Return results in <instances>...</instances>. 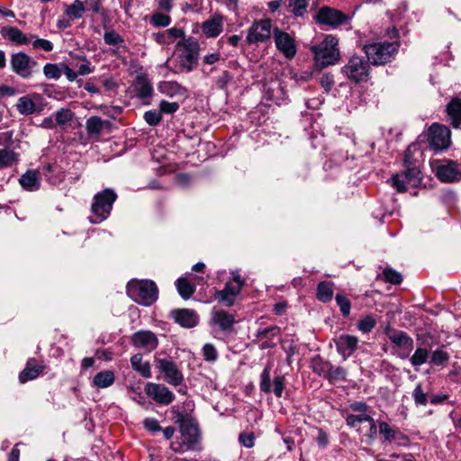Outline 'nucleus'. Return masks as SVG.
Instances as JSON below:
<instances>
[{
  "label": "nucleus",
  "instance_id": "obj_47",
  "mask_svg": "<svg viewBox=\"0 0 461 461\" xmlns=\"http://www.w3.org/2000/svg\"><path fill=\"white\" fill-rule=\"evenodd\" d=\"M337 304L343 316H348L350 313L351 303L349 300L343 294H338L335 297Z\"/></svg>",
  "mask_w": 461,
  "mask_h": 461
},
{
  "label": "nucleus",
  "instance_id": "obj_24",
  "mask_svg": "<svg viewBox=\"0 0 461 461\" xmlns=\"http://www.w3.org/2000/svg\"><path fill=\"white\" fill-rule=\"evenodd\" d=\"M212 320L214 324L218 325L221 330H230L235 320L232 314L228 313L224 310L214 308L212 312Z\"/></svg>",
  "mask_w": 461,
  "mask_h": 461
},
{
  "label": "nucleus",
  "instance_id": "obj_59",
  "mask_svg": "<svg viewBox=\"0 0 461 461\" xmlns=\"http://www.w3.org/2000/svg\"><path fill=\"white\" fill-rule=\"evenodd\" d=\"M280 333L278 327H270L258 331V337L260 339L267 338L268 336H277Z\"/></svg>",
  "mask_w": 461,
  "mask_h": 461
},
{
  "label": "nucleus",
  "instance_id": "obj_13",
  "mask_svg": "<svg viewBox=\"0 0 461 461\" xmlns=\"http://www.w3.org/2000/svg\"><path fill=\"white\" fill-rule=\"evenodd\" d=\"M271 36V22L261 20L254 23L248 31L247 41L249 44L264 42Z\"/></svg>",
  "mask_w": 461,
  "mask_h": 461
},
{
  "label": "nucleus",
  "instance_id": "obj_40",
  "mask_svg": "<svg viewBox=\"0 0 461 461\" xmlns=\"http://www.w3.org/2000/svg\"><path fill=\"white\" fill-rule=\"evenodd\" d=\"M271 365L267 364L266 367L264 368L263 372L261 373L260 376V390L264 392L265 393H271Z\"/></svg>",
  "mask_w": 461,
  "mask_h": 461
},
{
  "label": "nucleus",
  "instance_id": "obj_48",
  "mask_svg": "<svg viewBox=\"0 0 461 461\" xmlns=\"http://www.w3.org/2000/svg\"><path fill=\"white\" fill-rule=\"evenodd\" d=\"M29 41V43H31L34 49L43 50L47 52L51 51L53 50V44L48 40L38 38L34 39V36H32L31 40Z\"/></svg>",
  "mask_w": 461,
  "mask_h": 461
},
{
  "label": "nucleus",
  "instance_id": "obj_15",
  "mask_svg": "<svg viewBox=\"0 0 461 461\" xmlns=\"http://www.w3.org/2000/svg\"><path fill=\"white\" fill-rule=\"evenodd\" d=\"M145 393L160 404L167 405L175 399L174 393L167 387L159 384L148 383L145 386Z\"/></svg>",
  "mask_w": 461,
  "mask_h": 461
},
{
  "label": "nucleus",
  "instance_id": "obj_29",
  "mask_svg": "<svg viewBox=\"0 0 461 461\" xmlns=\"http://www.w3.org/2000/svg\"><path fill=\"white\" fill-rule=\"evenodd\" d=\"M158 89L161 94L168 96L180 95L185 92V88L181 85L174 81L161 82L158 85Z\"/></svg>",
  "mask_w": 461,
  "mask_h": 461
},
{
  "label": "nucleus",
  "instance_id": "obj_20",
  "mask_svg": "<svg viewBox=\"0 0 461 461\" xmlns=\"http://www.w3.org/2000/svg\"><path fill=\"white\" fill-rule=\"evenodd\" d=\"M40 95L33 94L20 97L15 104L20 114L27 116L38 111L35 100L40 99Z\"/></svg>",
  "mask_w": 461,
  "mask_h": 461
},
{
  "label": "nucleus",
  "instance_id": "obj_11",
  "mask_svg": "<svg viewBox=\"0 0 461 461\" xmlns=\"http://www.w3.org/2000/svg\"><path fill=\"white\" fill-rule=\"evenodd\" d=\"M450 137V130L446 126L435 123L429 128V141L435 150L447 149L451 142Z\"/></svg>",
  "mask_w": 461,
  "mask_h": 461
},
{
  "label": "nucleus",
  "instance_id": "obj_9",
  "mask_svg": "<svg viewBox=\"0 0 461 461\" xmlns=\"http://www.w3.org/2000/svg\"><path fill=\"white\" fill-rule=\"evenodd\" d=\"M12 70L23 78H30L38 63L24 52L14 53L11 56Z\"/></svg>",
  "mask_w": 461,
  "mask_h": 461
},
{
  "label": "nucleus",
  "instance_id": "obj_6",
  "mask_svg": "<svg viewBox=\"0 0 461 461\" xmlns=\"http://www.w3.org/2000/svg\"><path fill=\"white\" fill-rule=\"evenodd\" d=\"M411 146H410L404 155V167L405 170L402 174H396L392 178L393 187L398 192H404L407 190V185L416 186L420 182V170L418 167L411 161Z\"/></svg>",
  "mask_w": 461,
  "mask_h": 461
},
{
  "label": "nucleus",
  "instance_id": "obj_57",
  "mask_svg": "<svg viewBox=\"0 0 461 461\" xmlns=\"http://www.w3.org/2000/svg\"><path fill=\"white\" fill-rule=\"evenodd\" d=\"M379 432L385 440H392L394 438V431L390 428L388 423L384 421L379 424Z\"/></svg>",
  "mask_w": 461,
  "mask_h": 461
},
{
  "label": "nucleus",
  "instance_id": "obj_53",
  "mask_svg": "<svg viewBox=\"0 0 461 461\" xmlns=\"http://www.w3.org/2000/svg\"><path fill=\"white\" fill-rule=\"evenodd\" d=\"M104 40L108 45H118L123 41L121 35L114 31L106 32L104 35Z\"/></svg>",
  "mask_w": 461,
  "mask_h": 461
},
{
  "label": "nucleus",
  "instance_id": "obj_28",
  "mask_svg": "<svg viewBox=\"0 0 461 461\" xmlns=\"http://www.w3.org/2000/svg\"><path fill=\"white\" fill-rule=\"evenodd\" d=\"M115 380L114 373L111 370H105L97 373L93 378V385L97 388H107L111 386Z\"/></svg>",
  "mask_w": 461,
  "mask_h": 461
},
{
  "label": "nucleus",
  "instance_id": "obj_52",
  "mask_svg": "<svg viewBox=\"0 0 461 461\" xmlns=\"http://www.w3.org/2000/svg\"><path fill=\"white\" fill-rule=\"evenodd\" d=\"M384 276L387 282L394 285L400 284L402 280L401 274L391 268L384 269Z\"/></svg>",
  "mask_w": 461,
  "mask_h": 461
},
{
  "label": "nucleus",
  "instance_id": "obj_62",
  "mask_svg": "<svg viewBox=\"0 0 461 461\" xmlns=\"http://www.w3.org/2000/svg\"><path fill=\"white\" fill-rule=\"evenodd\" d=\"M143 425L148 430L151 432H157L161 429L158 421L152 418L145 419L143 421Z\"/></svg>",
  "mask_w": 461,
  "mask_h": 461
},
{
  "label": "nucleus",
  "instance_id": "obj_60",
  "mask_svg": "<svg viewBox=\"0 0 461 461\" xmlns=\"http://www.w3.org/2000/svg\"><path fill=\"white\" fill-rule=\"evenodd\" d=\"M231 75L228 71H223L222 74L217 79L216 85L219 88L224 89L231 81Z\"/></svg>",
  "mask_w": 461,
  "mask_h": 461
},
{
  "label": "nucleus",
  "instance_id": "obj_3",
  "mask_svg": "<svg viewBox=\"0 0 461 461\" xmlns=\"http://www.w3.org/2000/svg\"><path fill=\"white\" fill-rule=\"evenodd\" d=\"M127 294L137 303L149 306L158 299V290L150 280L132 279L126 286Z\"/></svg>",
  "mask_w": 461,
  "mask_h": 461
},
{
  "label": "nucleus",
  "instance_id": "obj_39",
  "mask_svg": "<svg viewBox=\"0 0 461 461\" xmlns=\"http://www.w3.org/2000/svg\"><path fill=\"white\" fill-rule=\"evenodd\" d=\"M371 420L372 417L367 413L348 414L346 417V423L351 428H357L361 423L368 422Z\"/></svg>",
  "mask_w": 461,
  "mask_h": 461
},
{
  "label": "nucleus",
  "instance_id": "obj_21",
  "mask_svg": "<svg viewBox=\"0 0 461 461\" xmlns=\"http://www.w3.org/2000/svg\"><path fill=\"white\" fill-rule=\"evenodd\" d=\"M202 32L207 37H216L223 30L222 16L219 14H213L210 19L202 23Z\"/></svg>",
  "mask_w": 461,
  "mask_h": 461
},
{
  "label": "nucleus",
  "instance_id": "obj_55",
  "mask_svg": "<svg viewBox=\"0 0 461 461\" xmlns=\"http://www.w3.org/2000/svg\"><path fill=\"white\" fill-rule=\"evenodd\" d=\"M285 378L284 375H276L274 379L273 392L277 398H280L283 395V391L285 388Z\"/></svg>",
  "mask_w": 461,
  "mask_h": 461
},
{
  "label": "nucleus",
  "instance_id": "obj_37",
  "mask_svg": "<svg viewBox=\"0 0 461 461\" xmlns=\"http://www.w3.org/2000/svg\"><path fill=\"white\" fill-rule=\"evenodd\" d=\"M429 357V353L428 349L424 348H417L413 355L411 357L410 362L414 367H418L425 364L428 361Z\"/></svg>",
  "mask_w": 461,
  "mask_h": 461
},
{
  "label": "nucleus",
  "instance_id": "obj_42",
  "mask_svg": "<svg viewBox=\"0 0 461 461\" xmlns=\"http://www.w3.org/2000/svg\"><path fill=\"white\" fill-rule=\"evenodd\" d=\"M62 67L59 68L57 64L47 63L43 67L44 76L49 79H59L62 75Z\"/></svg>",
  "mask_w": 461,
  "mask_h": 461
},
{
  "label": "nucleus",
  "instance_id": "obj_23",
  "mask_svg": "<svg viewBox=\"0 0 461 461\" xmlns=\"http://www.w3.org/2000/svg\"><path fill=\"white\" fill-rule=\"evenodd\" d=\"M19 183L26 191H37L41 187V174L38 170H27L21 176Z\"/></svg>",
  "mask_w": 461,
  "mask_h": 461
},
{
  "label": "nucleus",
  "instance_id": "obj_14",
  "mask_svg": "<svg viewBox=\"0 0 461 461\" xmlns=\"http://www.w3.org/2000/svg\"><path fill=\"white\" fill-rule=\"evenodd\" d=\"M338 353L344 360L348 358L357 349L359 339L357 336L341 334L333 339Z\"/></svg>",
  "mask_w": 461,
  "mask_h": 461
},
{
  "label": "nucleus",
  "instance_id": "obj_5",
  "mask_svg": "<svg viewBox=\"0 0 461 461\" xmlns=\"http://www.w3.org/2000/svg\"><path fill=\"white\" fill-rule=\"evenodd\" d=\"M180 437L171 443V448L175 452H185L189 450H200V436L198 428L189 420L180 423Z\"/></svg>",
  "mask_w": 461,
  "mask_h": 461
},
{
  "label": "nucleus",
  "instance_id": "obj_54",
  "mask_svg": "<svg viewBox=\"0 0 461 461\" xmlns=\"http://www.w3.org/2000/svg\"><path fill=\"white\" fill-rule=\"evenodd\" d=\"M255 436L252 432H241L239 436L240 443L245 447L250 448L254 446Z\"/></svg>",
  "mask_w": 461,
  "mask_h": 461
},
{
  "label": "nucleus",
  "instance_id": "obj_49",
  "mask_svg": "<svg viewBox=\"0 0 461 461\" xmlns=\"http://www.w3.org/2000/svg\"><path fill=\"white\" fill-rule=\"evenodd\" d=\"M203 356L205 361L215 362L218 358V352L212 344L207 343L203 347Z\"/></svg>",
  "mask_w": 461,
  "mask_h": 461
},
{
  "label": "nucleus",
  "instance_id": "obj_7",
  "mask_svg": "<svg viewBox=\"0 0 461 461\" xmlns=\"http://www.w3.org/2000/svg\"><path fill=\"white\" fill-rule=\"evenodd\" d=\"M399 48L398 41L375 42L363 47L368 60L374 65H384L390 62Z\"/></svg>",
  "mask_w": 461,
  "mask_h": 461
},
{
  "label": "nucleus",
  "instance_id": "obj_36",
  "mask_svg": "<svg viewBox=\"0 0 461 461\" xmlns=\"http://www.w3.org/2000/svg\"><path fill=\"white\" fill-rule=\"evenodd\" d=\"M450 355L443 348H438L430 354V364L433 366H445L449 361Z\"/></svg>",
  "mask_w": 461,
  "mask_h": 461
},
{
  "label": "nucleus",
  "instance_id": "obj_63",
  "mask_svg": "<svg viewBox=\"0 0 461 461\" xmlns=\"http://www.w3.org/2000/svg\"><path fill=\"white\" fill-rule=\"evenodd\" d=\"M241 288L242 287H240V285H235L232 282H228L225 284V286L222 289V291L224 293L230 294V295L237 296L240 294Z\"/></svg>",
  "mask_w": 461,
  "mask_h": 461
},
{
  "label": "nucleus",
  "instance_id": "obj_12",
  "mask_svg": "<svg viewBox=\"0 0 461 461\" xmlns=\"http://www.w3.org/2000/svg\"><path fill=\"white\" fill-rule=\"evenodd\" d=\"M316 20L319 23L336 28L345 24L348 21V16L337 9L324 6L318 11Z\"/></svg>",
  "mask_w": 461,
  "mask_h": 461
},
{
  "label": "nucleus",
  "instance_id": "obj_56",
  "mask_svg": "<svg viewBox=\"0 0 461 461\" xmlns=\"http://www.w3.org/2000/svg\"><path fill=\"white\" fill-rule=\"evenodd\" d=\"M216 299L225 306H231L234 303L235 296L224 293L222 290L217 291Z\"/></svg>",
  "mask_w": 461,
  "mask_h": 461
},
{
  "label": "nucleus",
  "instance_id": "obj_4",
  "mask_svg": "<svg viewBox=\"0 0 461 461\" xmlns=\"http://www.w3.org/2000/svg\"><path fill=\"white\" fill-rule=\"evenodd\" d=\"M117 199L114 190L105 188L104 191L97 193L93 199L91 204V212L93 217H90V222L97 224L106 220L113 209V204Z\"/></svg>",
  "mask_w": 461,
  "mask_h": 461
},
{
  "label": "nucleus",
  "instance_id": "obj_22",
  "mask_svg": "<svg viewBox=\"0 0 461 461\" xmlns=\"http://www.w3.org/2000/svg\"><path fill=\"white\" fill-rule=\"evenodd\" d=\"M44 370V366L34 358L27 361L25 368L20 373L19 380L22 384L33 380Z\"/></svg>",
  "mask_w": 461,
  "mask_h": 461
},
{
  "label": "nucleus",
  "instance_id": "obj_34",
  "mask_svg": "<svg viewBox=\"0 0 461 461\" xmlns=\"http://www.w3.org/2000/svg\"><path fill=\"white\" fill-rule=\"evenodd\" d=\"M65 14L72 19H80L85 14L82 0H75L71 5H66Z\"/></svg>",
  "mask_w": 461,
  "mask_h": 461
},
{
  "label": "nucleus",
  "instance_id": "obj_64",
  "mask_svg": "<svg viewBox=\"0 0 461 461\" xmlns=\"http://www.w3.org/2000/svg\"><path fill=\"white\" fill-rule=\"evenodd\" d=\"M166 31L169 41H171V43L173 42L174 40L184 36V31L180 28H170Z\"/></svg>",
  "mask_w": 461,
  "mask_h": 461
},
{
  "label": "nucleus",
  "instance_id": "obj_43",
  "mask_svg": "<svg viewBox=\"0 0 461 461\" xmlns=\"http://www.w3.org/2000/svg\"><path fill=\"white\" fill-rule=\"evenodd\" d=\"M376 325L375 320L371 315H366L357 323V329L363 333L370 332Z\"/></svg>",
  "mask_w": 461,
  "mask_h": 461
},
{
  "label": "nucleus",
  "instance_id": "obj_25",
  "mask_svg": "<svg viewBox=\"0 0 461 461\" xmlns=\"http://www.w3.org/2000/svg\"><path fill=\"white\" fill-rule=\"evenodd\" d=\"M388 338L393 344L400 348H413V339L402 330H393L388 335Z\"/></svg>",
  "mask_w": 461,
  "mask_h": 461
},
{
  "label": "nucleus",
  "instance_id": "obj_51",
  "mask_svg": "<svg viewBox=\"0 0 461 461\" xmlns=\"http://www.w3.org/2000/svg\"><path fill=\"white\" fill-rule=\"evenodd\" d=\"M179 109V104L176 102L161 101L159 104V112L166 114H172Z\"/></svg>",
  "mask_w": 461,
  "mask_h": 461
},
{
  "label": "nucleus",
  "instance_id": "obj_31",
  "mask_svg": "<svg viewBox=\"0 0 461 461\" xmlns=\"http://www.w3.org/2000/svg\"><path fill=\"white\" fill-rule=\"evenodd\" d=\"M138 96L144 99L150 97L153 93L151 83L144 77H138L136 82Z\"/></svg>",
  "mask_w": 461,
  "mask_h": 461
},
{
  "label": "nucleus",
  "instance_id": "obj_1",
  "mask_svg": "<svg viewBox=\"0 0 461 461\" xmlns=\"http://www.w3.org/2000/svg\"><path fill=\"white\" fill-rule=\"evenodd\" d=\"M176 57V68L179 72H191L199 59L200 45L196 39L189 37L177 43Z\"/></svg>",
  "mask_w": 461,
  "mask_h": 461
},
{
  "label": "nucleus",
  "instance_id": "obj_32",
  "mask_svg": "<svg viewBox=\"0 0 461 461\" xmlns=\"http://www.w3.org/2000/svg\"><path fill=\"white\" fill-rule=\"evenodd\" d=\"M178 294L183 299H188L195 291V286L192 285L185 277H179L176 281Z\"/></svg>",
  "mask_w": 461,
  "mask_h": 461
},
{
  "label": "nucleus",
  "instance_id": "obj_35",
  "mask_svg": "<svg viewBox=\"0 0 461 461\" xmlns=\"http://www.w3.org/2000/svg\"><path fill=\"white\" fill-rule=\"evenodd\" d=\"M333 295L332 284L321 282L317 288V297L320 301L326 303L331 300Z\"/></svg>",
  "mask_w": 461,
  "mask_h": 461
},
{
  "label": "nucleus",
  "instance_id": "obj_30",
  "mask_svg": "<svg viewBox=\"0 0 461 461\" xmlns=\"http://www.w3.org/2000/svg\"><path fill=\"white\" fill-rule=\"evenodd\" d=\"M131 363L133 369L139 372L143 377H150V366L148 362L142 361V356L140 354L133 355L131 358Z\"/></svg>",
  "mask_w": 461,
  "mask_h": 461
},
{
  "label": "nucleus",
  "instance_id": "obj_50",
  "mask_svg": "<svg viewBox=\"0 0 461 461\" xmlns=\"http://www.w3.org/2000/svg\"><path fill=\"white\" fill-rule=\"evenodd\" d=\"M144 119L149 125L156 126L162 119L161 112L159 110H149L144 113Z\"/></svg>",
  "mask_w": 461,
  "mask_h": 461
},
{
  "label": "nucleus",
  "instance_id": "obj_26",
  "mask_svg": "<svg viewBox=\"0 0 461 461\" xmlns=\"http://www.w3.org/2000/svg\"><path fill=\"white\" fill-rule=\"evenodd\" d=\"M447 113L454 128H458L461 123V99L453 98L447 105Z\"/></svg>",
  "mask_w": 461,
  "mask_h": 461
},
{
  "label": "nucleus",
  "instance_id": "obj_19",
  "mask_svg": "<svg viewBox=\"0 0 461 461\" xmlns=\"http://www.w3.org/2000/svg\"><path fill=\"white\" fill-rule=\"evenodd\" d=\"M436 175L442 182H453L460 176V170L456 162L447 160L437 167Z\"/></svg>",
  "mask_w": 461,
  "mask_h": 461
},
{
  "label": "nucleus",
  "instance_id": "obj_58",
  "mask_svg": "<svg viewBox=\"0 0 461 461\" xmlns=\"http://www.w3.org/2000/svg\"><path fill=\"white\" fill-rule=\"evenodd\" d=\"M329 376L330 379L343 380L346 377V371L340 366H330Z\"/></svg>",
  "mask_w": 461,
  "mask_h": 461
},
{
  "label": "nucleus",
  "instance_id": "obj_27",
  "mask_svg": "<svg viewBox=\"0 0 461 461\" xmlns=\"http://www.w3.org/2000/svg\"><path fill=\"white\" fill-rule=\"evenodd\" d=\"M2 36L16 44H26L30 41L26 35L16 27H5L1 31Z\"/></svg>",
  "mask_w": 461,
  "mask_h": 461
},
{
  "label": "nucleus",
  "instance_id": "obj_33",
  "mask_svg": "<svg viewBox=\"0 0 461 461\" xmlns=\"http://www.w3.org/2000/svg\"><path fill=\"white\" fill-rule=\"evenodd\" d=\"M18 161V154L12 149H0V168L9 167Z\"/></svg>",
  "mask_w": 461,
  "mask_h": 461
},
{
  "label": "nucleus",
  "instance_id": "obj_61",
  "mask_svg": "<svg viewBox=\"0 0 461 461\" xmlns=\"http://www.w3.org/2000/svg\"><path fill=\"white\" fill-rule=\"evenodd\" d=\"M83 5L85 6V12L92 11L95 14H97L100 11L101 5L99 0H84Z\"/></svg>",
  "mask_w": 461,
  "mask_h": 461
},
{
  "label": "nucleus",
  "instance_id": "obj_17",
  "mask_svg": "<svg viewBox=\"0 0 461 461\" xmlns=\"http://www.w3.org/2000/svg\"><path fill=\"white\" fill-rule=\"evenodd\" d=\"M274 38L278 50H280L288 59L294 57L296 53L294 41L288 33L276 29L274 31Z\"/></svg>",
  "mask_w": 461,
  "mask_h": 461
},
{
  "label": "nucleus",
  "instance_id": "obj_10",
  "mask_svg": "<svg viewBox=\"0 0 461 461\" xmlns=\"http://www.w3.org/2000/svg\"><path fill=\"white\" fill-rule=\"evenodd\" d=\"M156 367L164 375V380L171 385L176 386L182 384L184 376L176 364L168 358L156 360Z\"/></svg>",
  "mask_w": 461,
  "mask_h": 461
},
{
  "label": "nucleus",
  "instance_id": "obj_44",
  "mask_svg": "<svg viewBox=\"0 0 461 461\" xmlns=\"http://www.w3.org/2000/svg\"><path fill=\"white\" fill-rule=\"evenodd\" d=\"M309 0H289V7L296 16H301L306 11Z\"/></svg>",
  "mask_w": 461,
  "mask_h": 461
},
{
  "label": "nucleus",
  "instance_id": "obj_46",
  "mask_svg": "<svg viewBox=\"0 0 461 461\" xmlns=\"http://www.w3.org/2000/svg\"><path fill=\"white\" fill-rule=\"evenodd\" d=\"M170 22L171 18L161 13H155L150 18L151 24L156 27H167L169 25Z\"/></svg>",
  "mask_w": 461,
  "mask_h": 461
},
{
  "label": "nucleus",
  "instance_id": "obj_45",
  "mask_svg": "<svg viewBox=\"0 0 461 461\" xmlns=\"http://www.w3.org/2000/svg\"><path fill=\"white\" fill-rule=\"evenodd\" d=\"M412 397L416 405L425 406L428 403V395L420 384L414 388Z\"/></svg>",
  "mask_w": 461,
  "mask_h": 461
},
{
  "label": "nucleus",
  "instance_id": "obj_2",
  "mask_svg": "<svg viewBox=\"0 0 461 461\" xmlns=\"http://www.w3.org/2000/svg\"><path fill=\"white\" fill-rule=\"evenodd\" d=\"M338 44L339 40L336 37L327 35L321 42L311 48L318 68H323L334 65L339 60L340 54Z\"/></svg>",
  "mask_w": 461,
  "mask_h": 461
},
{
  "label": "nucleus",
  "instance_id": "obj_38",
  "mask_svg": "<svg viewBox=\"0 0 461 461\" xmlns=\"http://www.w3.org/2000/svg\"><path fill=\"white\" fill-rule=\"evenodd\" d=\"M104 122L98 116H92L87 119L86 127L90 134H99L104 129Z\"/></svg>",
  "mask_w": 461,
  "mask_h": 461
},
{
  "label": "nucleus",
  "instance_id": "obj_16",
  "mask_svg": "<svg viewBox=\"0 0 461 461\" xmlns=\"http://www.w3.org/2000/svg\"><path fill=\"white\" fill-rule=\"evenodd\" d=\"M131 343L137 348L151 352L158 347V339L150 330H140L131 336Z\"/></svg>",
  "mask_w": 461,
  "mask_h": 461
},
{
  "label": "nucleus",
  "instance_id": "obj_8",
  "mask_svg": "<svg viewBox=\"0 0 461 461\" xmlns=\"http://www.w3.org/2000/svg\"><path fill=\"white\" fill-rule=\"evenodd\" d=\"M369 63L364 57L354 55L342 68V73L355 83L366 82L369 78Z\"/></svg>",
  "mask_w": 461,
  "mask_h": 461
},
{
  "label": "nucleus",
  "instance_id": "obj_18",
  "mask_svg": "<svg viewBox=\"0 0 461 461\" xmlns=\"http://www.w3.org/2000/svg\"><path fill=\"white\" fill-rule=\"evenodd\" d=\"M171 316L176 323L184 328H193L197 325L199 321L197 313L190 309L173 310Z\"/></svg>",
  "mask_w": 461,
  "mask_h": 461
},
{
  "label": "nucleus",
  "instance_id": "obj_41",
  "mask_svg": "<svg viewBox=\"0 0 461 461\" xmlns=\"http://www.w3.org/2000/svg\"><path fill=\"white\" fill-rule=\"evenodd\" d=\"M53 117L57 125L64 126L72 120L73 113L69 109L61 108L53 114Z\"/></svg>",
  "mask_w": 461,
  "mask_h": 461
}]
</instances>
